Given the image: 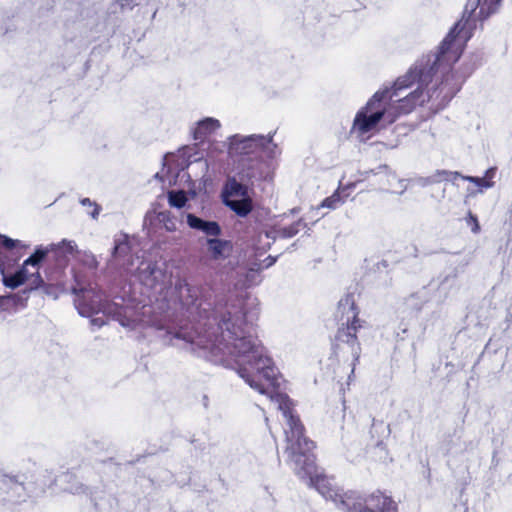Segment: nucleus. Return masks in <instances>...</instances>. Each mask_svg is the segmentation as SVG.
I'll return each mask as SVG.
<instances>
[{
	"label": "nucleus",
	"mask_w": 512,
	"mask_h": 512,
	"mask_svg": "<svg viewBox=\"0 0 512 512\" xmlns=\"http://www.w3.org/2000/svg\"><path fill=\"white\" fill-rule=\"evenodd\" d=\"M174 291L187 320L197 322L200 328L184 325L168 328L170 340H183L192 350L206 351L211 362L236 370L251 388L270 395L287 421L285 435L289 457L324 498L337 501L341 490L327 476L317 473L312 453L315 444L304 436V426L293 415L290 398L274 392L280 387L279 371L253 333V322L258 317L256 299L228 296L213 287H174Z\"/></svg>",
	"instance_id": "f257e3e1"
},
{
	"label": "nucleus",
	"mask_w": 512,
	"mask_h": 512,
	"mask_svg": "<svg viewBox=\"0 0 512 512\" xmlns=\"http://www.w3.org/2000/svg\"><path fill=\"white\" fill-rule=\"evenodd\" d=\"M500 2L501 0H468L462 18L441 42L433 63L417 62L390 87L377 91L382 93L387 124H392L401 116L412 113L418 106H423L422 86L431 80L440 67H452L460 59L476 29V21L483 22L489 18L498 10Z\"/></svg>",
	"instance_id": "f03ea898"
},
{
	"label": "nucleus",
	"mask_w": 512,
	"mask_h": 512,
	"mask_svg": "<svg viewBox=\"0 0 512 512\" xmlns=\"http://www.w3.org/2000/svg\"><path fill=\"white\" fill-rule=\"evenodd\" d=\"M74 248V243L66 240L46 247L40 245L15 273L8 275L3 273V284L11 289L17 288L26 281L29 283V289L18 294L22 297V304L17 306H24L28 292L40 287L44 288L46 294L54 295L55 298L58 293L67 291L65 270Z\"/></svg>",
	"instance_id": "7ed1b4c3"
},
{
	"label": "nucleus",
	"mask_w": 512,
	"mask_h": 512,
	"mask_svg": "<svg viewBox=\"0 0 512 512\" xmlns=\"http://www.w3.org/2000/svg\"><path fill=\"white\" fill-rule=\"evenodd\" d=\"M219 128L220 122L215 118L207 117L198 121L192 130L195 143L179 148L177 160H219L226 144L210 139Z\"/></svg>",
	"instance_id": "20e7f679"
},
{
	"label": "nucleus",
	"mask_w": 512,
	"mask_h": 512,
	"mask_svg": "<svg viewBox=\"0 0 512 512\" xmlns=\"http://www.w3.org/2000/svg\"><path fill=\"white\" fill-rule=\"evenodd\" d=\"M381 97L382 93L376 91L356 112L350 128V136L360 142H367L380 131L382 121L387 123V113Z\"/></svg>",
	"instance_id": "39448f33"
},
{
	"label": "nucleus",
	"mask_w": 512,
	"mask_h": 512,
	"mask_svg": "<svg viewBox=\"0 0 512 512\" xmlns=\"http://www.w3.org/2000/svg\"><path fill=\"white\" fill-rule=\"evenodd\" d=\"M276 133L268 135L252 134L241 136L232 135L228 138V145L225 147L230 157L261 155L273 160L281 155V148L274 142L273 136Z\"/></svg>",
	"instance_id": "423d86ee"
},
{
	"label": "nucleus",
	"mask_w": 512,
	"mask_h": 512,
	"mask_svg": "<svg viewBox=\"0 0 512 512\" xmlns=\"http://www.w3.org/2000/svg\"><path fill=\"white\" fill-rule=\"evenodd\" d=\"M337 498V501L333 502L344 512H398L396 502L380 491L367 496L357 491H340Z\"/></svg>",
	"instance_id": "0eeeda50"
},
{
	"label": "nucleus",
	"mask_w": 512,
	"mask_h": 512,
	"mask_svg": "<svg viewBox=\"0 0 512 512\" xmlns=\"http://www.w3.org/2000/svg\"><path fill=\"white\" fill-rule=\"evenodd\" d=\"M74 304L79 314L83 317H92L98 314L110 315L122 326L126 325V309L122 305L108 301L105 293L94 287L91 292L75 297Z\"/></svg>",
	"instance_id": "6e6552de"
},
{
	"label": "nucleus",
	"mask_w": 512,
	"mask_h": 512,
	"mask_svg": "<svg viewBox=\"0 0 512 512\" xmlns=\"http://www.w3.org/2000/svg\"><path fill=\"white\" fill-rule=\"evenodd\" d=\"M363 321L356 318L354 314L353 320L350 321L348 316L345 324L338 328L333 343V353L339 360L351 361V374L354 373L356 364L359 362L361 355V346L358 341L357 333L363 328Z\"/></svg>",
	"instance_id": "1a4fd4ad"
},
{
	"label": "nucleus",
	"mask_w": 512,
	"mask_h": 512,
	"mask_svg": "<svg viewBox=\"0 0 512 512\" xmlns=\"http://www.w3.org/2000/svg\"><path fill=\"white\" fill-rule=\"evenodd\" d=\"M458 272L454 269L451 273L444 276L439 282L431 281L427 286H423L418 291L410 294L405 299L406 306L416 312H419L426 303L434 298L438 302L444 300L450 289L455 287Z\"/></svg>",
	"instance_id": "9d476101"
},
{
	"label": "nucleus",
	"mask_w": 512,
	"mask_h": 512,
	"mask_svg": "<svg viewBox=\"0 0 512 512\" xmlns=\"http://www.w3.org/2000/svg\"><path fill=\"white\" fill-rule=\"evenodd\" d=\"M431 82L432 80L422 86L423 105H428L430 111L437 113L448 105L460 90V86L452 71L447 72L439 83L429 87Z\"/></svg>",
	"instance_id": "9b49d317"
},
{
	"label": "nucleus",
	"mask_w": 512,
	"mask_h": 512,
	"mask_svg": "<svg viewBox=\"0 0 512 512\" xmlns=\"http://www.w3.org/2000/svg\"><path fill=\"white\" fill-rule=\"evenodd\" d=\"M137 278L142 285L149 289L162 290L169 280L164 265L158 262H142L137 270Z\"/></svg>",
	"instance_id": "f8f14e48"
},
{
	"label": "nucleus",
	"mask_w": 512,
	"mask_h": 512,
	"mask_svg": "<svg viewBox=\"0 0 512 512\" xmlns=\"http://www.w3.org/2000/svg\"><path fill=\"white\" fill-rule=\"evenodd\" d=\"M26 497V489L22 481L17 478L0 475V501L16 504Z\"/></svg>",
	"instance_id": "ddd939ff"
},
{
	"label": "nucleus",
	"mask_w": 512,
	"mask_h": 512,
	"mask_svg": "<svg viewBox=\"0 0 512 512\" xmlns=\"http://www.w3.org/2000/svg\"><path fill=\"white\" fill-rule=\"evenodd\" d=\"M495 172H496L495 168H490L486 171L485 177H473V176H464L461 173L456 172V171L452 172V171L442 170V171H437L436 176L439 177V179H437L438 181L446 180V181L452 182L453 184H457L458 180L469 181V182L476 184L479 188L482 189V188H490L493 186V182L491 181V179L494 177Z\"/></svg>",
	"instance_id": "4468645a"
},
{
	"label": "nucleus",
	"mask_w": 512,
	"mask_h": 512,
	"mask_svg": "<svg viewBox=\"0 0 512 512\" xmlns=\"http://www.w3.org/2000/svg\"><path fill=\"white\" fill-rule=\"evenodd\" d=\"M359 181L369 180L377 184L380 189H385V184L390 182V178L396 179V175L386 164H379L376 168L359 171Z\"/></svg>",
	"instance_id": "2eb2a0df"
},
{
	"label": "nucleus",
	"mask_w": 512,
	"mask_h": 512,
	"mask_svg": "<svg viewBox=\"0 0 512 512\" xmlns=\"http://www.w3.org/2000/svg\"><path fill=\"white\" fill-rule=\"evenodd\" d=\"M186 222L189 228L202 232L207 238L219 237L222 234L218 222L202 219L193 213L186 215Z\"/></svg>",
	"instance_id": "dca6fc26"
},
{
	"label": "nucleus",
	"mask_w": 512,
	"mask_h": 512,
	"mask_svg": "<svg viewBox=\"0 0 512 512\" xmlns=\"http://www.w3.org/2000/svg\"><path fill=\"white\" fill-rule=\"evenodd\" d=\"M73 274V285L71 286V292L75 297L80 294L91 292L94 287H98L96 283L92 281L91 274L82 269H72Z\"/></svg>",
	"instance_id": "f3484780"
},
{
	"label": "nucleus",
	"mask_w": 512,
	"mask_h": 512,
	"mask_svg": "<svg viewBox=\"0 0 512 512\" xmlns=\"http://www.w3.org/2000/svg\"><path fill=\"white\" fill-rule=\"evenodd\" d=\"M206 244L211 257L214 260L226 258L232 250V243L229 240L220 239L218 237L207 238Z\"/></svg>",
	"instance_id": "a211bd4d"
},
{
	"label": "nucleus",
	"mask_w": 512,
	"mask_h": 512,
	"mask_svg": "<svg viewBox=\"0 0 512 512\" xmlns=\"http://www.w3.org/2000/svg\"><path fill=\"white\" fill-rule=\"evenodd\" d=\"M248 196L246 185L238 182L235 178H229L222 191L223 202L225 199L231 200Z\"/></svg>",
	"instance_id": "6ab92c4d"
},
{
	"label": "nucleus",
	"mask_w": 512,
	"mask_h": 512,
	"mask_svg": "<svg viewBox=\"0 0 512 512\" xmlns=\"http://www.w3.org/2000/svg\"><path fill=\"white\" fill-rule=\"evenodd\" d=\"M223 203L239 217H246L253 209L252 199L249 196L231 200L225 199Z\"/></svg>",
	"instance_id": "aec40b11"
},
{
	"label": "nucleus",
	"mask_w": 512,
	"mask_h": 512,
	"mask_svg": "<svg viewBox=\"0 0 512 512\" xmlns=\"http://www.w3.org/2000/svg\"><path fill=\"white\" fill-rule=\"evenodd\" d=\"M63 480L65 483H67V486L65 488L66 491L72 493V494H91L90 488L83 483H81L75 474L71 472H66L63 475Z\"/></svg>",
	"instance_id": "412c9836"
},
{
	"label": "nucleus",
	"mask_w": 512,
	"mask_h": 512,
	"mask_svg": "<svg viewBox=\"0 0 512 512\" xmlns=\"http://www.w3.org/2000/svg\"><path fill=\"white\" fill-rule=\"evenodd\" d=\"M338 310L342 313L343 316L346 314V320L349 316L350 321H352L354 314L356 315V318H358L359 311L355 304L353 294H347L339 301Z\"/></svg>",
	"instance_id": "4be33fe9"
},
{
	"label": "nucleus",
	"mask_w": 512,
	"mask_h": 512,
	"mask_svg": "<svg viewBox=\"0 0 512 512\" xmlns=\"http://www.w3.org/2000/svg\"><path fill=\"white\" fill-rule=\"evenodd\" d=\"M131 247L129 245L128 236L122 235L120 238L115 239V245L112 251V258L114 260L124 259L129 256Z\"/></svg>",
	"instance_id": "5701e85b"
},
{
	"label": "nucleus",
	"mask_w": 512,
	"mask_h": 512,
	"mask_svg": "<svg viewBox=\"0 0 512 512\" xmlns=\"http://www.w3.org/2000/svg\"><path fill=\"white\" fill-rule=\"evenodd\" d=\"M307 227V223L304 219L300 218L296 222L292 223L287 227H278L276 229L277 235L279 238L287 239L292 238L299 233L301 229H305Z\"/></svg>",
	"instance_id": "b1692460"
},
{
	"label": "nucleus",
	"mask_w": 512,
	"mask_h": 512,
	"mask_svg": "<svg viewBox=\"0 0 512 512\" xmlns=\"http://www.w3.org/2000/svg\"><path fill=\"white\" fill-rule=\"evenodd\" d=\"M77 261L91 271H95L98 268V261L95 255L88 251H76Z\"/></svg>",
	"instance_id": "393cba45"
},
{
	"label": "nucleus",
	"mask_w": 512,
	"mask_h": 512,
	"mask_svg": "<svg viewBox=\"0 0 512 512\" xmlns=\"http://www.w3.org/2000/svg\"><path fill=\"white\" fill-rule=\"evenodd\" d=\"M169 205L175 208H182L187 202V197L184 191H170L168 193Z\"/></svg>",
	"instance_id": "a878e982"
},
{
	"label": "nucleus",
	"mask_w": 512,
	"mask_h": 512,
	"mask_svg": "<svg viewBox=\"0 0 512 512\" xmlns=\"http://www.w3.org/2000/svg\"><path fill=\"white\" fill-rule=\"evenodd\" d=\"M22 297L19 295H5L0 296V309L9 310L12 307H17L18 304H22Z\"/></svg>",
	"instance_id": "bb28decb"
},
{
	"label": "nucleus",
	"mask_w": 512,
	"mask_h": 512,
	"mask_svg": "<svg viewBox=\"0 0 512 512\" xmlns=\"http://www.w3.org/2000/svg\"><path fill=\"white\" fill-rule=\"evenodd\" d=\"M1 241H2V248L6 249V250L26 249L29 247V245L24 244L22 241L14 240L5 235L1 236Z\"/></svg>",
	"instance_id": "cd10ccee"
},
{
	"label": "nucleus",
	"mask_w": 512,
	"mask_h": 512,
	"mask_svg": "<svg viewBox=\"0 0 512 512\" xmlns=\"http://www.w3.org/2000/svg\"><path fill=\"white\" fill-rule=\"evenodd\" d=\"M79 202L84 207L92 208L91 211H87L88 215H90L93 219L98 218L101 211L100 205H98L95 201H92L90 198H81Z\"/></svg>",
	"instance_id": "c85d7f7f"
},
{
	"label": "nucleus",
	"mask_w": 512,
	"mask_h": 512,
	"mask_svg": "<svg viewBox=\"0 0 512 512\" xmlns=\"http://www.w3.org/2000/svg\"><path fill=\"white\" fill-rule=\"evenodd\" d=\"M344 202V199L340 196L339 192L336 191L330 197H327L321 204V207H327L330 209H336Z\"/></svg>",
	"instance_id": "c756f323"
},
{
	"label": "nucleus",
	"mask_w": 512,
	"mask_h": 512,
	"mask_svg": "<svg viewBox=\"0 0 512 512\" xmlns=\"http://www.w3.org/2000/svg\"><path fill=\"white\" fill-rule=\"evenodd\" d=\"M465 220H466V224L471 227V231L474 234L479 233L480 225H479L477 217L474 214L469 212Z\"/></svg>",
	"instance_id": "7c9ffc66"
},
{
	"label": "nucleus",
	"mask_w": 512,
	"mask_h": 512,
	"mask_svg": "<svg viewBox=\"0 0 512 512\" xmlns=\"http://www.w3.org/2000/svg\"><path fill=\"white\" fill-rule=\"evenodd\" d=\"M90 318H91L92 325L102 327L103 325H105L107 323V319L112 318V316L102 314V316L94 315Z\"/></svg>",
	"instance_id": "2f4dec72"
},
{
	"label": "nucleus",
	"mask_w": 512,
	"mask_h": 512,
	"mask_svg": "<svg viewBox=\"0 0 512 512\" xmlns=\"http://www.w3.org/2000/svg\"><path fill=\"white\" fill-rule=\"evenodd\" d=\"M119 4L122 9H132L135 5H137V3L134 2V0H119Z\"/></svg>",
	"instance_id": "473e14b6"
},
{
	"label": "nucleus",
	"mask_w": 512,
	"mask_h": 512,
	"mask_svg": "<svg viewBox=\"0 0 512 512\" xmlns=\"http://www.w3.org/2000/svg\"><path fill=\"white\" fill-rule=\"evenodd\" d=\"M249 169H250V170H252L251 172H248V174H247V176H248L250 179L261 180V179L266 178V176H263L262 174H260V175H256V174L254 173V169H255L254 165H253V166H251Z\"/></svg>",
	"instance_id": "72a5a7b5"
},
{
	"label": "nucleus",
	"mask_w": 512,
	"mask_h": 512,
	"mask_svg": "<svg viewBox=\"0 0 512 512\" xmlns=\"http://www.w3.org/2000/svg\"><path fill=\"white\" fill-rule=\"evenodd\" d=\"M276 229H278V227H273L272 229L266 231V233H265L266 237L273 239V240L279 238V236L277 235Z\"/></svg>",
	"instance_id": "f704fd0d"
},
{
	"label": "nucleus",
	"mask_w": 512,
	"mask_h": 512,
	"mask_svg": "<svg viewBox=\"0 0 512 512\" xmlns=\"http://www.w3.org/2000/svg\"><path fill=\"white\" fill-rule=\"evenodd\" d=\"M377 427H380V428H383V429H386L388 432L390 431L389 429V426H384V423L382 421L380 422H377L375 419H373V422H372V429H375Z\"/></svg>",
	"instance_id": "c9c22d12"
},
{
	"label": "nucleus",
	"mask_w": 512,
	"mask_h": 512,
	"mask_svg": "<svg viewBox=\"0 0 512 512\" xmlns=\"http://www.w3.org/2000/svg\"><path fill=\"white\" fill-rule=\"evenodd\" d=\"M395 182L401 183L402 181L400 179H398L397 176H396V179L390 178V182L389 183L387 182V184H385L384 190H389V188L394 186Z\"/></svg>",
	"instance_id": "e433bc0d"
},
{
	"label": "nucleus",
	"mask_w": 512,
	"mask_h": 512,
	"mask_svg": "<svg viewBox=\"0 0 512 512\" xmlns=\"http://www.w3.org/2000/svg\"><path fill=\"white\" fill-rule=\"evenodd\" d=\"M267 260H269V263L267 264V266H270V265H272L275 262V258H272L271 256H269L267 258Z\"/></svg>",
	"instance_id": "4c0bfd02"
},
{
	"label": "nucleus",
	"mask_w": 512,
	"mask_h": 512,
	"mask_svg": "<svg viewBox=\"0 0 512 512\" xmlns=\"http://www.w3.org/2000/svg\"><path fill=\"white\" fill-rule=\"evenodd\" d=\"M184 164L186 165H181V168H185V167H188V165L191 163L190 161H187V162H183Z\"/></svg>",
	"instance_id": "58836bf2"
},
{
	"label": "nucleus",
	"mask_w": 512,
	"mask_h": 512,
	"mask_svg": "<svg viewBox=\"0 0 512 512\" xmlns=\"http://www.w3.org/2000/svg\"><path fill=\"white\" fill-rule=\"evenodd\" d=\"M252 163L255 164V165H259V164H263L264 162L256 161V162H252Z\"/></svg>",
	"instance_id": "ea45409f"
},
{
	"label": "nucleus",
	"mask_w": 512,
	"mask_h": 512,
	"mask_svg": "<svg viewBox=\"0 0 512 512\" xmlns=\"http://www.w3.org/2000/svg\"><path fill=\"white\" fill-rule=\"evenodd\" d=\"M159 216L164 218L165 217V213H159Z\"/></svg>",
	"instance_id": "a19ab883"
},
{
	"label": "nucleus",
	"mask_w": 512,
	"mask_h": 512,
	"mask_svg": "<svg viewBox=\"0 0 512 512\" xmlns=\"http://www.w3.org/2000/svg\"><path fill=\"white\" fill-rule=\"evenodd\" d=\"M291 212H292V213H296V212H297V210L294 208V209H292V211H291Z\"/></svg>",
	"instance_id": "79ce46f5"
}]
</instances>
